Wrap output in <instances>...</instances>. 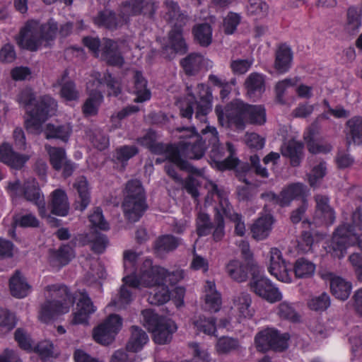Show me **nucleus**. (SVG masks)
I'll return each mask as SVG.
<instances>
[{"label": "nucleus", "instance_id": "nucleus-1", "mask_svg": "<svg viewBox=\"0 0 362 362\" xmlns=\"http://www.w3.org/2000/svg\"><path fill=\"white\" fill-rule=\"evenodd\" d=\"M186 130L189 134L182 135L183 144H185V158L199 160L205 154L206 150L217 144L219 141L218 134L214 127L206 126L198 134L194 127L190 128H177L178 132Z\"/></svg>", "mask_w": 362, "mask_h": 362}, {"label": "nucleus", "instance_id": "nucleus-2", "mask_svg": "<svg viewBox=\"0 0 362 362\" xmlns=\"http://www.w3.org/2000/svg\"><path fill=\"white\" fill-rule=\"evenodd\" d=\"M45 290L49 293L50 299L42 305L40 318L42 322L47 323L55 316L68 313L76 298L64 284L48 285Z\"/></svg>", "mask_w": 362, "mask_h": 362}, {"label": "nucleus", "instance_id": "nucleus-3", "mask_svg": "<svg viewBox=\"0 0 362 362\" xmlns=\"http://www.w3.org/2000/svg\"><path fill=\"white\" fill-rule=\"evenodd\" d=\"M57 30V23L52 18L46 23L41 25L40 30L31 23H27L16 37V41L21 49L36 52L42 46L44 40L47 43L53 40Z\"/></svg>", "mask_w": 362, "mask_h": 362}, {"label": "nucleus", "instance_id": "nucleus-4", "mask_svg": "<svg viewBox=\"0 0 362 362\" xmlns=\"http://www.w3.org/2000/svg\"><path fill=\"white\" fill-rule=\"evenodd\" d=\"M122 208L124 217L132 223L138 221L148 209L145 190L139 180L127 182Z\"/></svg>", "mask_w": 362, "mask_h": 362}, {"label": "nucleus", "instance_id": "nucleus-5", "mask_svg": "<svg viewBox=\"0 0 362 362\" xmlns=\"http://www.w3.org/2000/svg\"><path fill=\"white\" fill-rule=\"evenodd\" d=\"M144 325L153 334V339L157 344H166L170 342L173 334L177 330L175 323L163 316H160L151 309L141 313Z\"/></svg>", "mask_w": 362, "mask_h": 362}, {"label": "nucleus", "instance_id": "nucleus-6", "mask_svg": "<svg viewBox=\"0 0 362 362\" xmlns=\"http://www.w3.org/2000/svg\"><path fill=\"white\" fill-rule=\"evenodd\" d=\"M57 107L55 100L49 95H45L35 103L34 107L26 110L29 116L24 121V127L31 134H39L42 124L54 112Z\"/></svg>", "mask_w": 362, "mask_h": 362}, {"label": "nucleus", "instance_id": "nucleus-7", "mask_svg": "<svg viewBox=\"0 0 362 362\" xmlns=\"http://www.w3.org/2000/svg\"><path fill=\"white\" fill-rule=\"evenodd\" d=\"M199 94L197 98L194 95H189L190 99H187L181 105L180 115L182 117L191 119L196 105V118L202 120L212 107V93L211 88L203 84L198 86Z\"/></svg>", "mask_w": 362, "mask_h": 362}, {"label": "nucleus", "instance_id": "nucleus-8", "mask_svg": "<svg viewBox=\"0 0 362 362\" xmlns=\"http://www.w3.org/2000/svg\"><path fill=\"white\" fill-rule=\"evenodd\" d=\"M247 103L236 99L223 108L221 105H216L215 112L218 121L221 126L230 127L233 125L238 129H243L246 122Z\"/></svg>", "mask_w": 362, "mask_h": 362}, {"label": "nucleus", "instance_id": "nucleus-9", "mask_svg": "<svg viewBox=\"0 0 362 362\" xmlns=\"http://www.w3.org/2000/svg\"><path fill=\"white\" fill-rule=\"evenodd\" d=\"M248 287L251 292L270 303L282 300L283 296L279 288L269 279L261 274L259 267L251 271Z\"/></svg>", "mask_w": 362, "mask_h": 362}, {"label": "nucleus", "instance_id": "nucleus-10", "mask_svg": "<svg viewBox=\"0 0 362 362\" xmlns=\"http://www.w3.org/2000/svg\"><path fill=\"white\" fill-rule=\"evenodd\" d=\"M185 146L182 139L177 143L167 145L156 141L149 151L156 155L167 154L168 161L175 165L180 170L188 173H195L196 168L185 158V148H186Z\"/></svg>", "mask_w": 362, "mask_h": 362}, {"label": "nucleus", "instance_id": "nucleus-11", "mask_svg": "<svg viewBox=\"0 0 362 362\" xmlns=\"http://www.w3.org/2000/svg\"><path fill=\"white\" fill-rule=\"evenodd\" d=\"M290 339L288 333L281 334L274 328H267L257 334L255 343L258 351L266 352L273 350L282 352L288 349Z\"/></svg>", "mask_w": 362, "mask_h": 362}, {"label": "nucleus", "instance_id": "nucleus-12", "mask_svg": "<svg viewBox=\"0 0 362 362\" xmlns=\"http://www.w3.org/2000/svg\"><path fill=\"white\" fill-rule=\"evenodd\" d=\"M358 240L357 233L351 226H339L332 234L329 245V252L334 257L341 259L344 257L349 247L354 245Z\"/></svg>", "mask_w": 362, "mask_h": 362}, {"label": "nucleus", "instance_id": "nucleus-13", "mask_svg": "<svg viewBox=\"0 0 362 362\" xmlns=\"http://www.w3.org/2000/svg\"><path fill=\"white\" fill-rule=\"evenodd\" d=\"M227 151L229 155L223 159L226 149L220 142L210 148L209 158L214 163L215 166L221 171L226 170H231L237 166L239 159L235 156V148L234 145L230 142L226 143Z\"/></svg>", "mask_w": 362, "mask_h": 362}, {"label": "nucleus", "instance_id": "nucleus-14", "mask_svg": "<svg viewBox=\"0 0 362 362\" xmlns=\"http://www.w3.org/2000/svg\"><path fill=\"white\" fill-rule=\"evenodd\" d=\"M182 33V28H172L168 32V42L162 46L161 50L165 58L172 59L176 54L184 55L187 52L188 46Z\"/></svg>", "mask_w": 362, "mask_h": 362}, {"label": "nucleus", "instance_id": "nucleus-15", "mask_svg": "<svg viewBox=\"0 0 362 362\" xmlns=\"http://www.w3.org/2000/svg\"><path fill=\"white\" fill-rule=\"evenodd\" d=\"M99 57L108 66L117 68H122L125 63L117 42L110 38L103 37Z\"/></svg>", "mask_w": 362, "mask_h": 362}, {"label": "nucleus", "instance_id": "nucleus-16", "mask_svg": "<svg viewBox=\"0 0 362 362\" xmlns=\"http://www.w3.org/2000/svg\"><path fill=\"white\" fill-rule=\"evenodd\" d=\"M314 200L316 203L314 218L327 226L332 225L335 221L336 214L334 208L329 204V197L317 194L314 196Z\"/></svg>", "mask_w": 362, "mask_h": 362}, {"label": "nucleus", "instance_id": "nucleus-17", "mask_svg": "<svg viewBox=\"0 0 362 362\" xmlns=\"http://www.w3.org/2000/svg\"><path fill=\"white\" fill-rule=\"evenodd\" d=\"M24 198L37 206L40 215L43 217L46 213L45 201L40 192L38 182L35 180H28L24 182L21 189Z\"/></svg>", "mask_w": 362, "mask_h": 362}, {"label": "nucleus", "instance_id": "nucleus-18", "mask_svg": "<svg viewBox=\"0 0 362 362\" xmlns=\"http://www.w3.org/2000/svg\"><path fill=\"white\" fill-rule=\"evenodd\" d=\"M269 257V272L278 280L284 282L291 281L286 262L282 257L281 252L276 247L271 249Z\"/></svg>", "mask_w": 362, "mask_h": 362}, {"label": "nucleus", "instance_id": "nucleus-19", "mask_svg": "<svg viewBox=\"0 0 362 362\" xmlns=\"http://www.w3.org/2000/svg\"><path fill=\"white\" fill-rule=\"evenodd\" d=\"M144 262V267L149 266V268L142 269L140 276L141 283L146 287L164 284L167 270L159 266H151V260L148 259Z\"/></svg>", "mask_w": 362, "mask_h": 362}, {"label": "nucleus", "instance_id": "nucleus-20", "mask_svg": "<svg viewBox=\"0 0 362 362\" xmlns=\"http://www.w3.org/2000/svg\"><path fill=\"white\" fill-rule=\"evenodd\" d=\"M30 158L28 155L14 151L11 146L8 144L0 146V161L13 169H22Z\"/></svg>", "mask_w": 362, "mask_h": 362}, {"label": "nucleus", "instance_id": "nucleus-21", "mask_svg": "<svg viewBox=\"0 0 362 362\" xmlns=\"http://www.w3.org/2000/svg\"><path fill=\"white\" fill-rule=\"evenodd\" d=\"M73 188L76 190L74 208L76 210L83 211L90 202V191L86 177H78L73 184Z\"/></svg>", "mask_w": 362, "mask_h": 362}, {"label": "nucleus", "instance_id": "nucleus-22", "mask_svg": "<svg viewBox=\"0 0 362 362\" xmlns=\"http://www.w3.org/2000/svg\"><path fill=\"white\" fill-rule=\"evenodd\" d=\"M163 4L166 9L165 21L173 25V28H183L189 21L186 12L182 11L177 2L173 0H165Z\"/></svg>", "mask_w": 362, "mask_h": 362}, {"label": "nucleus", "instance_id": "nucleus-23", "mask_svg": "<svg viewBox=\"0 0 362 362\" xmlns=\"http://www.w3.org/2000/svg\"><path fill=\"white\" fill-rule=\"evenodd\" d=\"M309 189L301 182L291 183L284 187L281 191V195L284 207L290 206L293 200L308 199Z\"/></svg>", "mask_w": 362, "mask_h": 362}, {"label": "nucleus", "instance_id": "nucleus-24", "mask_svg": "<svg viewBox=\"0 0 362 362\" xmlns=\"http://www.w3.org/2000/svg\"><path fill=\"white\" fill-rule=\"evenodd\" d=\"M246 95L256 100L261 98L265 91V76L257 72L251 73L244 82Z\"/></svg>", "mask_w": 362, "mask_h": 362}, {"label": "nucleus", "instance_id": "nucleus-25", "mask_svg": "<svg viewBox=\"0 0 362 362\" xmlns=\"http://www.w3.org/2000/svg\"><path fill=\"white\" fill-rule=\"evenodd\" d=\"M182 243L180 238L171 234L158 236L153 244V250L158 257H163L166 254L175 251Z\"/></svg>", "mask_w": 362, "mask_h": 362}, {"label": "nucleus", "instance_id": "nucleus-26", "mask_svg": "<svg viewBox=\"0 0 362 362\" xmlns=\"http://www.w3.org/2000/svg\"><path fill=\"white\" fill-rule=\"evenodd\" d=\"M124 8L130 10V14L137 16L142 14L148 18H153L158 6L152 0H129L122 3Z\"/></svg>", "mask_w": 362, "mask_h": 362}, {"label": "nucleus", "instance_id": "nucleus-27", "mask_svg": "<svg viewBox=\"0 0 362 362\" xmlns=\"http://www.w3.org/2000/svg\"><path fill=\"white\" fill-rule=\"evenodd\" d=\"M293 52L291 48L285 43L280 44L275 52L274 68L278 74L288 72L291 67Z\"/></svg>", "mask_w": 362, "mask_h": 362}, {"label": "nucleus", "instance_id": "nucleus-28", "mask_svg": "<svg viewBox=\"0 0 362 362\" xmlns=\"http://www.w3.org/2000/svg\"><path fill=\"white\" fill-rule=\"evenodd\" d=\"M49 203L51 213L58 216H66L69 212V202L64 190L57 189L51 193Z\"/></svg>", "mask_w": 362, "mask_h": 362}, {"label": "nucleus", "instance_id": "nucleus-29", "mask_svg": "<svg viewBox=\"0 0 362 362\" xmlns=\"http://www.w3.org/2000/svg\"><path fill=\"white\" fill-rule=\"evenodd\" d=\"M304 144L292 139L284 143L281 147V153L284 157L290 160L293 167H298L303 158Z\"/></svg>", "mask_w": 362, "mask_h": 362}, {"label": "nucleus", "instance_id": "nucleus-30", "mask_svg": "<svg viewBox=\"0 0 362 362\" xmlns=\"http://www.w3.org/2000/svg\"><path fill=\"white\" fill-rule=\"evenodd\" d=\"M225 271L230 279L238 283L246 281L249 274L251 275V267L236 259L230 260L226 264Z\"/></svg>", "mask_w": 362, "mask_h": 362}, {"label": "nucleus", "instance_id": "nucleus-31", "mask_svg": "<svg viewBox=\"0 0 362 362\" xmlns=\"http://www.w3.org/2000/svg\"><path fill=\"white\" fill-rule=\"evenodd\" d=\"M132 81L134 83L132 92L136 96L134 99V102L144 103L150 100L151 93L150 89L147 88L148 81L144 76L143 73L139 70H133Z\"/></svg>", "mask_w": 362, "mask_h": 362}, {"label": "nucleus", "instance_id": "nucleus-32", "mask_svg": "<svg viewBox=\"0 0 362 362\" xmlns=\"http://www.w3.org/2000/svg\"><path fill=\"white\" fill-rule=\"evenodd\" d=\"M69 74L68 69H65L61 76L53 83L52 86L54 88L61 87L60 95L66 100H77L79 94L76 90L75 83L71 80H67Z\"/></svg>", "mask_w": 362, "mask_h": 362}, {"label": "nucleus", "instance_id": "nucleus-33", "mask_svg": "<svg viewBox=\"0 0 362 362\" xmlns=\"http://www.w3.org/2000/svg\"><path fill=\"white\" fill-rule=\"evenodd\" d=\"M346 139L348 147L351 144H362V117L354 116L346 122Z\"/></svg>", "mask_w": 362, "mask_h": 362}, {"label": "nucleus", "instance_id": "nucleus-34", "mask_svg": "<svg viewBox=\"0 0 362 362\" xmlns=\"http://www.w3.org/2000/svg\"><path fill=\"white\" fill-rule=\"evenodd\" d=\"M130 337L126 344L128 351L136 353L141 351L144 346L148 341L146 332L137 325L130 327Z\"/></svg>", "mask_w": 362, "mask_h": 362}, {"label": "nucleus", "instance_id": "nucleus-35", "mask_svg": "<svg viewBox=\"0 0 362 362\" xmlns=\"http://www.w3.org/2000/svg\"><path fill=\"white\" fill-rule=\"evenodd\" d=\"M274 219L272 215H267L257 218L251 226L252 238L257 240L267 238L271 230Z\"/></svg>", "mask_w": 362, "mask_h": 362}, {"label": "nucleus", "instance_id": "nucleus-36", "mask_svg": "<svg viewBox=\"0 0 362 362\" xmlns=\"http://www.w3.org/2000/svg\"><path fill=\"white\" fill-rule=\"evenodd\" d=\"M72 133V126L70 123L62 124H54L48 123L46 124L44 134L47 139H57L64 142H67Z\"/></svg>", "mask_w": 362, "mask_h": 362}, {"label": "nucleus", "instance_id": "nucleus-37", "mask_svg": "<svg viewBox=\"0 0 362 362\" xmlns=\"http://www.w3.org/2000/svg\"><path fill=\"white\" fill-rule=\"evenodd\" d=\"M9 288L13 296L22 298L28 296L31 286L21 272L16 270L9 280Z\"/></svg>", "mask_w": 362, "mask_h": 362}, {"label": "nucleus", "instance_id": "nucleus-38", "mask_svg": "<svg viewBox=\"0 0 362 362\" xmlns=\"http://www.w3.org/2000/svg\"><path fill=\"white\" fill-rule=\"evenodd\" d=\"M139 151L137 146L134 145H124L115 148L112 158V161L115 164L120 165L124 170L128 164L129 160L139 153Z\"/></svg>", "mask_w": 362, "mask_h": 362}, {"label": "nucleus", "instance_id": "nucleus-39", "mask_svg": "<svg viewBox=\"0 0 362 362\" xmlns=\"http://www.w3.org/2000/svg\"><path fill=\"white\" fill-rule=\"evenodd\" d=\"M203 63V55L196 52L189 54L180 61V65L187 76L196 75L200 71Z\"/></svg>", "mask_w": 362, "mask_h": 362}, {"label": "nucleus", "instance_id": "nucleus-40", "mask_svg": "<svg viewBox=\"0 0 362 362\" xmlns=\"http://www.w3.org/2000/svg\"><path fill=\"white\" fill-rule=\"evenodd\" d=\"M93 22L99 27L114 30L117 28L119 19L113 11L105 9L98 13L97 16L93 18Z\"/></svg>", "mask_w": 362, "mask_h": 362}, {"label": "nucleus", "instance_id": "nucleus-41", "mask_svg": "<svg viewBox=\"0 0 362 362\" xmlns=\"http://www.w3.org/2000/svg\"><path fill=\"white\" fill-rule=\"evenodd\" d=\"M73 253L74 250L69 245H62L58 250H50V264L54 266H65L71 260Z\"/></svg>", "mask_w": 362, "mask_h": 362}, {"label": "nucleus", "instance_id": "nucleus-42", "mask_svg": "<svg viewBox=\"0 0 362 362\" xmlns=\"http://www.w3.org/2000/svg\"><path fill=\"white\" fill-rule=\"evenodd\" d=\"M351 284L339 276L331 279L330 290L334 296L341 300H346L351 291Z\"/></svg>", "mask_w": 362, "mask_h": 362}, {"label": "nucleus", "instance_id": "nucleus-43", "mask_svg": "<svg viewBox=\"0 0 362 362\" xmlns=\"http://www.w3.org/2000/svg\"><path fill=\"white\" fill-rule=\"evenodd\" d=\"M95 78L99 84H105L108 89V96L117 97L122 93V87L119 81L109 71H106L103 74L97 72Z\"/></svg>", "mask_w": 362, "mask_h": 362}, {"label": "nucleus", "instance_id": "nucleus-44", "mask_svg": "<svg viewBox=\"0 0 362 362\" xmlns=\"http://www.w3.org/2000/svg\"><path fill=\"white\" fill-rule=\"evenodd\" d=\"M194 40L202 47H207L212 42V28L207 23L195 25L192 28Z\"/></svg>", "mask_w": 362, "mask_h": 362}, {"label": "nucleus", "instance_id": "nucleus-45", "mask_svg": "<svg viewBox=\"0 0 362 362\" xmlns=\"http://www.w3.org/2000/svg\"><path fill=\"white\" fill-rule=\"evenodd\" d=\"M233 301L241 316L245 318L252 317L254 310L251 308L252 299L249 293L242 292L235 296Z\"/></svg>", "mask_w": 362, "mask_h": 362}, {"label": "nucleus", "instance_id": "nucleus-46", "mask_svg": "<svg viewBox=\"0 0 362 362\" xmlns=\"http://www.w3.org/2000/svg\"><path fill=\"white\" fill-rule=\"evenodd\" d=\"M293 270L296 278L307 279L313 276L315 264L304 257H300L296 260Z\"/></svg>", "mask_w": 362, "mask_h": 362}, {"label": "nucleus", "instance_id": "nucleus-47", "mask_svg": "<svg viewBox=\"0 0 362 362\" xmlns=\"http://www.w3.org/2000/svg\"><path fill=\"white\" fill-rule=\"evenodd\" d=\"M246 110V122L256 125H263L266 122L264 106L247 104Z\"/></svg>", "mask_w": 362, "mask_h": 362}, {"label": "nucleus", "instance_id": "nucleus-48", "mask_svg": "<svg viewBox=\"0 0 362 362\" xmlns=\"http://www.w3.org/2000/svg\"><path fill=\"white\" fill-rule=\"evenodd\" d=\"M49 156V162L55 170L62 169V164L66 160V151L63 148L45 146Z\"/></svg>", "mask_w": 362, "mask_h": 362}, {"label": "nucleus", "instance_id": "nucleus-49", "mask_svg": "<svg viewBox=\"0 0 362 362\" xmlns=\"http://www.w3.org/2000/svg\"><path fill=\"white\" fill-rule=\"evenodd\" d=\"M170 298V291L168 286L161 284L151 292L148 300L155 305H160L167 303Z\"/></svg>", "mask_w": 362, "mask_h": 362}, {"label": "nucleus", "instance_id": "nucleus-50", "mask_svg": "<svg viewBox=\"0 0 362 362\" xmlns=\"http://www.w3.org/2000/svg\"><path fill=\"white\" fill-rule=\"evenodd\" d=\"M214 220L211 221L208 214L199 212L196 221V230L198 236H206L210 234L214 228Z\"/></svg>", "mask_w": 362, "mask_h": 362}, {"label": "nucleus", "instance_id": "nucleus-51", "mask_svg": "<svg viewBox=\"0 0 362 362\" xmlns=\"http://www.w3.org/2000/svg\"><path fill=\"white\" fill-rule=\"evenodd\" d=\"M315 134V130L310 128L308 135L304 137L309 152L317 154L320 153H327L331 151L332 146L330 144H319L315 141L314 139Z\"/></svg>", "mask_w": 362, "mask_h": 362}, {"label": "nucleus", "instance_id": "nucleus-52", "mask_svg": "<svg viewBox=\"0 0 362 362\" xmlns=\"http://www.w3.org/2000/svg\"><path fill=\"white\" fill-rule=\"evenodd\" d=\"M361 25V13L358 11L356 7H349L347 11V31L354 35L358 31Z\"/></svg>", "mask_w": 362, "mask_h": 362}, {"label": "nucleus", "instance_id": "nucleus-53", "mask_svg": "<svg viewBox=\"0 0 362 362\" xmlns=\"http://www.w3.org/2000/svg\"><path fill=\"white\" fill-rule=\"evenodd\" d=\"M278 315L282 319L292 322L300 321V315L296 311L291 303L287 301L281 302L278 306Z\"/></svg>", "mask_w": 362, "mask_h": 362}, {"label": "nucleus", "instance_id": "nucleus-54", "mask_svg": "<svg viewBox=\"0 0 362 362\" xmlns=\"http://www.w3.org/2000/svg\"><path fill=\"white\" fill-rule=\"evenodd\" d=\"M93 337L94 340L104 346L111 344L115 339V335L105 327L99 325L97 327L94 328Z\"/></svg>", "mask_w": 362, "mask_h": 362}, {"label": "nucleus", "instance_id": "nucleus-55", "mask_svg": "<svg viewBox=\"0 0 362 362\" xmlns=\"http://www.w3.org/2000/svg\"><path fill=\"white\" fill-rule=\"evenodd\" d=\"M327 173L326 163L321 161L318 165H315L310 173L308 175V182L311 187H317L323 177Z\"/></svg>", "mask_w": 362, "mask_h": 362}, {"label": "nucleus", "instance_id": "nucleus-56", "mask_svg": "<svg viewBox=\"0 0 362 362\" xmlns=\"http://www.w3.org/2000/svg\"><path fill=\"white\" fill-rule=\"evenodd\" d=\"M239 346L238 339L229 337H220L216 345V350L219 354H228L238 349Z\"/></svg>", "mask_w": 362, "mask_h": 362}, {"label": "nucleus", "instance_id": "nucleus-57", "mask_svg": "<svg viewBox=\"0 0 362 362\" xmlns=\"http://www.w3.org/2000/svg\"><path fill=\"white\" fill-rule=\"evenodd\" d=\"M269 6L263 0H248L247 13L250 16H256L259 18L267 15Z\"/></svg>", "mask_w": 362, "mask_h": 362}, {"label": "nucleus", "instance_id": "nucleus-58", "mask_svg": "<svg viewBox=\"0 0 362 362\" xmlns=\"http://www.w3.org/2000/svg\"><path fill=\"white\" fill-rule=\"evenodd\" d=\"M212 231L213 240L216 242L221 240L225 235V222L221 211L216 208L214 214V224Z\"/></svg>", "mask_w": 362, "mask_h": 362}, {"label": "nucleus", "instance_id": "nucleus-59", "mask_svg": "<svg viewBox=\"0 0 362 362\" xmlns=\"http://www.w3.org/2000/svg\"><path fill=\"white\" fill-rule=\"evenodd\" d=\"M216 318L214 317H206L200 316L194 324L199 331L211 335L216 331Z\"/></svg>", "mask_w": 362, "mask_h": 362}, {"label": "nucleus", "instance_id": "nucleus-60", "mask_svg": "<svg viewBox=\"0 0 362 362\" xmlns=\"http://www.w3.org/2000/svg\"><path fill=\"white\" fill-rule=\"evenodd\" d=\"M223 209L225 216L235 223V233L243 237L245 233V225L243 221L242 215L231 211L230 209L223 208Z\"/></svg>", "mask_w": 362, "mask_h": 362}, {"label": "nucleus", "instance_id": "nucleus-61", "mask_svg": "<svg viewBox=\"0 0 362 362\" xmlns=\"http://www.w3.org/2000/svg\"><path fill=\"white\" fill-rule=\"evenodd\" d=\"M330 297L323 292L317 296L313 297L308 303V307L315 311H324L330 305Z\"/></svg>", "mask_w": 362, "mask_h": 362}, {"label": "nucleus", "instance_id": "nucleus-62", "mask_svg": "<svg viewBox=\"0 0 362 362\" xmlns=\"http://www.w3.org/2000/svg\"><path fill=\"white\" fill-rule=\"evenodd\" d=\"M180 185L182 188L197 201L199 197V187L201 186L200 182L192 175L187 176Z\"/></svg>", "mask_w": 362, "mask_h": 362}, {"label": "nucleus", "instance_id": "nucleus-63", "mask_svg": "<svg viewBox=\"0 0 362 362\" xmlns=\"http://www.w3.org/2000/svg\"><path fill=\"white\" fill-rule=\"evenodd\" d=\"M93 240H91V250L96 254H102L108 245V239L106 235L93 230Z\"/></svg>", "mask_w": 362, "mask_h": 362}, {"label": "nucleus", "instance_id": "nucleus-64", "mask_svg": "<svg viewBox=\"0 0 362 362\" xmlns=\"http://www.w3.org/2000/svg\"><path fill=\"white\" fill-rule=\"evenodd\" d=\"M100 325L116 336L122 327L123 319L117 314H110Z\"/></svg>", "mask_w": 362, "mask_h": 362}]
</instances>
